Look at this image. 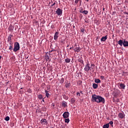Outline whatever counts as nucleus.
I'll use <instances>...</instances> for the list:
<instances>
[{
    "label": "nucleus",
    "mask_w": 128,
    "mask_h": 128,
    "mask_svg": "<svg viewBox=\"0 0 128 128\" xmlns=\"http://www.w3.org/2000/svg\"><path fill=\"white\" fill-rule=\"evenodd\" d=\"M94 66H95L94 64H92L90 66V64L88 63L85 66V68H84V70L85 72H88L89 70H94ZM90 68H92V70Z\"/></svg>",
    "instance_id": "nucleus-1"
},
{
    "label": "nucleus",
    "mask_w": 128,
    "mask_h": 128,
    "mask_svg": "<svg viewBox=\"0 0 128 128\" xmlns=\"http://www.w3.org/2000/svg\"><path fill=\"white\" fill-rule=\"evenodd\" d=\"M20 44L18 42H16L14 44V48L13 50L14 52H16L18 50H20Z\"/></svg>",
    "instance_id": "nucleus-2"
},
{
    "label": "nucleus",
    "mask_w": 128,
    "mask_h": 128,
    "mask_svg": "<svg viewBox=\"0 0 128 128\" xmlns=\"http://www.w3.org/2000/svg\"><path fill=\"white\" fill-rule=\"evenodd\" d=\"M104 102H105L104 98L98 96L96 102H98V103L102 102V104H104Z\"/></svg>",
    "instance_id": "nucleus-3"
},
{
    "label": "nucleus",
    "mask_w": 128,
    "mask_h": 128,
    "mask_svg": "<svg viewBox=\"0 0 128 128\" xmlns=\"http://www.w3.org/2000/svg\"><path fill=\"white\" fill-rule=\"evenodd\" d=\"M56 12L58 16H62V10L60 8H58L56 11Z\"/></svg>",
    "instance_id": "nucleus-4"
},
{
    "label": "nucleus",
    "mask_w": 128,
    "mask_h": 128,
    "mask_svg": "<svg viewBox=\"0 0 128 128\" xmlns=\"http://www.w3.org/2000/svg\"><path fill=\"white\" fill-rule=\"evenodd\" d=\"M98 96H96V94L92 95V102H96V100H98Z\"/></svg>",
    "instance_id": "nucleus-5"
},
{
    "label": "nucleus",
    "mask_w": 128,
    "mask_h": 128,
    "mask_svg": "<svg viewBox=\"0 0 128 128\" xmlns=\"http://www.w3.org/2000/svg\"><path fill=\"white\" fill-rule=\"evenodd\" d=\"M120 91H117L113 93L114 98H117L118 96H120Z\"/></svg>",
    "instance_id": "nucleus-6"
},
{
    "label": "nucleus",
    "mask_w": 128,
    "mask_h": 128,
    "mask_svg": "<svg viewBox=\"0 0 128 128\" xmlns=\"http://www.w3.org/2000/svg\"><path fill=\"white\" fill-rule=\"evenodd\" d=\"M64 118H68L70 116V112H64L62 115Z\"/></svg>",
    "instance_id": "nucleus-7"
},
{
    "label": "nucleus",
    "mask_w": 128,
    "mask_h": 128,
    "mask_svg": "<svg viewBox=\"0 0 128 128\" xmlns=\"http://www.w3.org/2000/svg\"><path fill=\"white\" fill-rule=\"evenodd\" d=\"M119 88H120L122 90H124L126 88V84H122V83H120L118 85Z\"/></svg>",
    "instance_id": "nucleus-8"
},
{
    "label": "nucleus",
    "mask_w": 128,
    "mask_h": 128,
    "mask_svg": "<svg viewBox=\"0 0 128 128\" xmlns=\"http://www.w3.org/2000/svg\"><path fill=\"white\" fill-rule=\"evenodd\" d=\"M125 116L126 115L124 112H120L118 114V116L120 118H121V119L124 118Z\"/></svg>",
    "instance_id": "nucleus-9"
},
{
    "label": "nucleus",
    "mask_w": 128,
    "mask_h": 128,
    "mask_svg": "<svg viewBox=\"0 0 128 128\" xmlns=\"http://www.w3.org/2000/svg\"><path fill=\"white\" fill-rule=\"evenodd\" d=\"M60 34V32H55L54 34V40H56L58 38V34Z\"/></svg>",
    "instance_id": "nucleus-10"
},
{
    "label": "nucleus",
    "mask_w": 128,
    "mask_h": 128,
    "mask_svg": "<svg viewBox=\"0 0 128 128\" xmlns=\"http://www.w3.org/2000/svg\"><path fill=\"white\" fill-rule=\"evenodd\" d=\"M62 108H66L68 107V103L66 101H63L62 102Z\"/></svg>",
    "instance_id": "nucleus-11"
},
{
    "label": "nucleus",
    "mask_w": 128,
    "mask_h": 128,
    "mask_svg": "<svg viewBox=\"0 0 128 128\" xmlns=\"http://www.w3.org/2000/svg\"><path fill=\"white\" fill-rule=\"evenodd\" d=\"M12 36H14L10 34L8 38V42H9L10 44H12Z\"/></svg>",
    "instance_id": "nucleus-12"
},
{
    "label": "nucleus",
    "mask_w": 128,
    "mask_h": 128,
    "mask_svg": "<svg viewBox=\"0 0 128 128\" xmlns=\"http://www.w3.org/2000/svg\"><path fill=\"white\" fill-rule=\"evenodd\" d=\"M44 92L46 93V98H50V94L48 92V91L46 90H45Z\"/></svg>",
    "instance_id": "nucleus-13"
},
{
    "label": "nucleus",
    "mask_w": 128,
    "mask_h": 128,
    "mask_svg": "<svg viewBox=\"0 0 128 128\" xmlns=\"http://www.w3.org/2000/svg\"><path fill=\"white\" fill-rule=\"evenodd\" d=\"M123 46L124 47L128 46V42L126 41V39H124L123 41Z\"/></svg>",
    "instance_id": "nucleus-14"
},
{
    "label": "nucleus",
    "mask_w": 128,
    "mask_h": 128,
    "mask_svg": "<svg viewBox=\"0 0 128 128\" xmlns=\"http://www.w3.org/2000/svg\"><path fill=\"white\" fill-rule=\"evenodd\" d=\"M106 40H108V36H102L100 38L101 42H106Z\"/></svg>",
    "instance_id": "nucleus-15"
},
{
    "label": "nucleus",
    "mask_w": 128,
    "mask_h": 128,
    "mask_svg": "<svg viewBox=\"0 0 128 128\" xmlns=\"http://www.w3.org/2000/svg\"><path fill=\"white\" fill-rule=\"evenodd\" d=\"M43 122H44V124H48V121H46V119H42L40 120L41 124H42Z\"/></svg>",
    "instance_id": "nucleus-16"
},
{
    "label": "nucleus",
    "mask_w": 128,
    "mask_h": 128,
    "mask_svg": "<svg viewBox=\"0 0 128 128\" xmlns=\"http://www.w3.org/2000/svg\"><path fill=\"white\" fill-rule=\"evenodd\" d=\"M92 88L94 90H96V88H98V84L94 83L92 84Z\"/></svg>",
    "instance_id": "nucleus-17"
},
{
    "label": "nucleus",
    "mask_w": 128,
    "mask_h": 128,
    "mask_svg": "<svg viewBox=\"0 0 128 128\" xmlns=\"http://www.w3.org/2000/svg\"><path fill=\"white\" fill-rule=\"evenodd\" d=\"M118 44H120V46H122V44H124V41H122V40H120L119 41H118Z\"/></svg>",
    "instance_id": "nucleus-18"
},
{
    "label": "nucleus",
    "mask_w": 128,
    "mask_h": 128,
    "mask_svg": "<svg viewBox=\"0 0 128 128\" xmlns=\"http://www.w3.org/2000/svg\"><path fill=\"white\" fill-rule=\"evenodd\" d=\"M74 50L76 52H80V46H76V47L74 49Z\"/></svg>",
    "instance_id": "nucleus-19"
},
{
    "label": "nucleus",
    "mask_w": 128,
    "mask_h": 128,
    "mask_svg": "<svg viewBox=\"0 0 128 128\" xmlns=\"http://www.w3.org/2000/svg\"><path fill=\"white\" fill-rule=\"evenodd\" d=\"M78 61L79 62H80V64H84V60H82V58H79L78 60Z\"/></svg>",
    "instance_id": "nucleus-20"
},
{
    "label": "nucleus",
    "mask_w": 128,
    "mask_h": 128,
    "mask_svg": "<svg viewBox=\"0 0 128 128\" xmlns=\"http://www.w3.org/2000/svg\"><path fill=\"white\" fill-rule=\"evenodd\" d=\"M94 82L96 84H100V80L98 78H96Z\"/></svg>",
    "instance_id": "nucleus-21"
},
{
    "label": "nucleus",
    "mask_w": 128,
    "mask_h": 128,
    "mask_svg": "<svg viewBox=\"0 0 128 128\" xmlns=\"http://www.w3.org/2000/svg\"><path fill=\"white\" fill-rule=\"evenodd\" d=\"M71 104H74L76 102V99L74 98H72L70 100Z\"/></svg>",
    "instance_id": "nucleus-22"
},
{
    "label": "nucleus",
    "mask_w": 128,
    "mask_h": 128,
    "mask_svg": "<svg viewBox=\"0 0 128 128\" xmlns=\"http://www.w3.org/2000/svg\"><path fill=\"white\" fill-rule=\"evenodd\" d=\"M110 128V124H104L103 126V128Z\"/></svg>",
    "instance_id": "nucleus-23"
},
{
    "label": "nucleus",
    "mask_w": 128,
    "mask_h": 128,
    "mask_svg": "<svg viewBox=\"0 0 128 128\" xmlns=\"http://www.w3.org/2000/svg\"><path fill=\"white\" fill-rule=\"evenodd\" d=\"M63 98H64V100H68V96H66V94H64Z\"/></svg>",
    "instance_id": "nucleus-24"
},
{
    "label": "nucleus",
    "mask_w": 128,
    "mask_h": 128,
    "mask_svg": "<svg viewBox=\"0 0 128 128\" xmlns=\"http://www.w3.org/2000/svg\"><path fill=\"white\" fill-rule=\"evenodd\" d=\"M65 62H70V58H66V59H65Z\"/></svg>",
    "instance_id": "nucleus-25"
},
{
    "label": "nucleus",
    "mask_w": 128,
    "mask_h": 128,
    "mask_svg": "<svg viewBox=\"0 0 128 128\" xmlns=\"http://www.w3.org/2000/svg\"><path fill=\"white\" fill-rule=\"evenodd\" d=\"M80 14L84 13V8H80Z\"/></svg>",
    "instance_id": "nucleus-26"
},
{
    "label": "nucleus",
    "mask_w": 128,
    "mask_h": 128,
    "mask_svg": "<svg viewBox=\"0 0 128 128\" xmlns=\"http://www.w3.org/2000/svg\"><path fill=\"white\" fill-rule=\"evenodd\" d=\"M64 82V78H62L60 81V84H63Z\"/></svg>",
    "instance_id": "nucleus-27"
},
{
    "label": "nucleus",
    "mask_w": 128,
    "mask_h": 128,
    "mask_svg": "<svg viewBox=\"0 0 128 128\" xmlns=\"http://www.w3.org/2000/svg\"><path fill=\"white\" fill-rule=\"evenodd\" d=\"M4 120H6V122H8V120H10V116H6Z\"/></svg>",
    "instance_id": "nucleus-28"
},
{
    "label": "nucleus",
    "mask_w": 128,
    "mask_h": 128,
    "mask_svg": "<svg viewBox=\"0 0 128 128\" xmlns=\"http://www.w3.org/2000/svg\"><path fill=\"white\" fill-rule=\"evenodd\" d=\"M70 84V82H67L65 86L66 88H68Z\"/></svg>",
    "instance_id": "nucleus-29"
},
{
    "label": "nucleus",
    "mask_w": 128,
    "mask_h": 128,
    "mask_svg": "<svg viewBox=\"0 0 128 128\" xmlns=\"http://www.w3.org/2000/svg\"><path fill=\"white\" fill-rule=\"evenodd\" d=\"M82 14H88V11L84 10Z\"/></svg>",
    "instance_id": "nucleus-30"
},
{
    "label": "nucleus",
    "mask_w": 128,
    "mask_h": 128,
    "mask_svg": "<svg viewBox=\"0 0 128 128\" xmlns=\"http://www.w3.org/2000/svg\"><path fill=\"white\" fill-rule=\"evenodd\" d=\"M10 46H9L8 50H12V44H10Z\"/></svg>",
    "instance_id": "nucleus-31"
},
{
    "label": "nucleus",
    "mask_w": 128,
    "mask_h": 128,
    "mask_svg": "<svg viewBox=\"0 0 128 128\" xmlns=\"http://www.w3.org/2000/svg\"><path fill=\"white\" fill-rule=\"evenodd\" d=\"M65 122L68 124L70 122V119L69 118H65Z\"/></svg>",
    "instance_id": "nucleus-32"
},
{
    "label": "nucleus",
    "mask_w": 128,
    "mask_h": 128,
    "mask_svg": "<svg viewBox=\"0 0 128 128\" xmlns=\"http://www.w3.org/2000/svg\"><path fill=\"white\" fill-rule=\"evenodd\" d=\"M38 98H39L40 100L42 99V94H39V95L38 96Z\"/></svg>",
    "instance_id": "nucleus-33"
},
{
    "label": "nucleus",
    "mask_w": 128,
    "mask_h": 128,
    "mask_svg": "<svg viewBox=\"0 0 128 128\" xmlns=\"http://www.w3.org/2000/svg\"><path fill=\"white\" fill-rule=\"evenodd\" d=\"M109 124H110L112 126H114V122L112 121H110L109 122Z\"/></svg>",
    "instance_id": "nucleus-34"
},
{
    "label": "nucleus",
    "mask_w": 128,
    "mask_h": 128,
    "mask_svg": "<svg viewBox=\"0 0 128 128\" xmlns=\"http://www.w3.org/2000/svg\"><path fill=\"white\" fill-rule=\"evenodd\" d=\"M80 31L82 32H84V28H81Z\"/></svg>",
    "instance_id": "nucleus-35"
},
{
    "label": "nucleus",
    "mask_w": 128,
    "mask_h": 128,
    "mask_svg": "<svg viewBox=\"0 0 128 128\" xmlns=\"http://www.w3.org/2000/svg\"><path fill=\"white\" fill-rule=\"evenodd\" d=\"M82 80L78 81V84H80V86H82Z\"/></svg>",
    "instance_id": "nucleus-36"
},
{
    "label": "nucleus",
    "mask_w": 128,
    "mask_h": 128,
    "mask_svg": "<svg viewBox=\"0 0 128 128\" xmlns=\"http://www.w3.org/2000/svg\"><path fill=\"white\" fill-rule=\"evenodd\" d=\"M8 30L10 31L14 30V29L12 28V26H10Z\"/></svg>",
    "instance_id": "nucleus-37"
},
{
    "label": "nucleus",
    "mask_w": 128,
    "mask_h": 128,
    "mask_svg": "<svg viewBox=\"0 0 128 128\" xmlns=\"http://www.w3.org/2000/svg\"><path fill=\"white\" fill-rule=\"evenodd\" d=\"M100 78H101V80H104V76H100Z\"/></svg>",
    "instance_id": "nucleus-38"
},
{
    "label": "nucleus",
    "mask_w": 128,
    "mask_h": 128,
    "mask_svg": "<svg viewBox=\"0 0 128 128\" xmlns=\"http://www.w3.org/2000/svg\"><path fill=\"white\" fill-rule=\"evenodd\" d=\"M80 0H76L74 2L75 4H78V2H80Z\"/></svg>",
    "instance_id": "nucleus-39"
},
{
    "label": "nucleus",
    "mask_w": 128,
    "mask_h": 128,
    "mask_svg": "<svg viewBox=\"0 0 128 128\" xmlns=\"http://www.w3.org/2000/svg\"><path fill=\"white\" fill-rule=\"evenodd\" d=\"M76 95H77V96H80V92H78L76 93Z\"/></svg>",
    "instance_id": "nucleus-40"
},
{
    "label": "nucleus",
    "mask_w": 128,
    "mask_h": 128,
    "mask_svg": "<svg viewBox=\"0 0 128 128\" xmlns=\"http://www.w3.org/2000/svg\"><path fill=\"white\" fill-rule=\"evenodd\" d=\"M56 6V2H54L52 6Z\"/></svg>",
    "instance_id": "nucleus-41"
},
{
    "label": "nucleus",
    "mask_w": 128,
    "mask_h": 128,
    "mask_svg": "<svg viewBox=\"0 0 128 128\" xmlns=\"http://www.w3.org/2000/svg\"><path fill=\"white\" fill-rule=\"evenodd\" d=\"M79 16L80 18H82V14H80Z\"/></svg>",
    "instance_id": "nucleus-42"
},
{
    "label": "nucleus",
    "mask_w": 128,
    "mask_h": 128,
    "mask_svg": "<svg viewBox=\"0 0 128 128\" xmlns=\"http://www.w3.org/2000/svg\"><path fill=\"white\" fill-rule=\"evenodd\" d=\"M28 92H32V90H30V89H29L28 90Z\"/></svg>",
    "instance_id": "nucleus-43"
},
{
    "label": "nucleus",
    "mask_w": 128,
    "mask_h": 128,
    "mask_svg": "<svg viewBox=\"0 0 128 128\" xmlns=\"http://www.w3.org/2000/svg\"><path fill=\"white\" fill-rule=\"evenodd\" d=\"M61 44H64V40L60 41Z\"/></svg>",
    "instance_id": "nucleus-44"
},
{
    "label": "nucleus",
    "mask_w": 128,
    "mask_h": 128,
    "mask_svg": "<svg viewBox=\"0 0 128 128\" xmlns=\"http://www.w3.org/2000/svg\"><path fill=\"white\" fill-rule=\"evenodd\" d=\"M124 74H126L128 76V72H123Z\"/></svg>",
    "instance_id": "nucleus-45"
},
{
    "label": "nucleus",
    "mask_w": 128,
    "mask_h": 128,
    "mask_svg": "<svg viewBox=\"0 0 128 128\" xmlns=\"http://www.w3.org/2000/svg\"><path fill=\"white\" fill-rule=\"evenodd\" d=\"M80 94H84L82 93V91H80Z\"/></svg>",
    "instance_id": "nucleus-46"
},
{
    "label": "nucleus",
    "mask_w": 128,
    "mask_h": 128,
    "mask_svg": "<svg viewBox=\"0 0 128 128\" xmlns=\"http://www.w3.org/2000/svg\"><path fill=\"white\" fill-rule=\"evenodd\" d=\"M54 52L53 50H51L50 51V52Z\"/></svg>",
    "instance_id": "nucleus-47"
},
{
    "label": "nucleus",
    "mask_w": 128,
    "mask_h": 128,
    "mask_svg": "<svg viewBox=\"0 0 128 128\" xmlns=\"http://www.w3.org/2000/svg\"><path fill=\"white\" fill-rule=\"evenodd\" d=\"M72 48H74V47L70 48V50H72Z\"/></svg>",
    "instance_id": "nucleus-48"
},
{
    "label": "nucleus",
    "mask_w": 128,
    "mask_h": 128,
    "mask_svg": "<svg viewBox=\"0 0 128 128\" xmlns=\"http://www.w3.org/2000/svg\"><path fill=\"white\" fill-rule=\"evenodd\" d=\"M42 100V102H44V98Z\"/></svg>",
    "instance_id": "nucleus-49"
},
{
    "label": "nucleus",
    "mask_w": 128,
    "mask_h": 128,
    "mask_svg": "<svg viewBox=\"0 0 128 128\" xmlns=\"http://www.w3.org/2000/svg\"><path fill=\"white\" fill-rule=\"evenodd\" d=\"M0 60H2V56H0Z\"/></svg>",
    "instance_id": "nucleus-50"
},
{
    "label": "nucleus",
    "mask_w": 128,
    "mask_h": 128,
    "mask_svg": "<svg viewBox=\"0 0 128 128\" xmlns=\"http://www.w3.org/2000/svg\"><path fill=\"white\" fill-rule=\"evenodd\" d=\"M86 2H89V0H86Z\"/></svg>",
    "instance_id": "nucleus-51"
},
{
    "label": "nucleus",
    "mask_w": 128,
    "mask_h": 128,
    "mask_svg": "<svg viewBox=\"0 0 128 128\" xmlns=\"http://www.w3.org/2000/svg\"><path fill=\"white\" fill-rule=\"evenodd\" d=\"M103 10H104V8H103Z\"/></svg>",
    "instance_id": "nucleus-52"
},
{
    "label": "nucleus",
    "mask_w": 128,
    "mask_h": 128,
    "mask_svg": "<svg viewBox=\"0 0 128 128\" xmlns=\"http://www.w3.org/2000/svg\"><path fill=\"white\" fill-rule=\"evenodd\" d=\"M49 4H50V2H49Z\"/></svg>",
    "instance_id": "nucleus-53"
},
{
    "label": "nucleus",
    "mask_w": 128,
    "mask_h": 128,
    "mask_svg": "<svg viewBox=\"0 0 128 128\" xmlns=\"http://www.w3.org/2000/svg\"><path fill=\"white\" fill-rule=\"evenodd\" d=\"M67 48H68V45Z\"/></svg>",
    "instance_id": "nucleus-54"
},
{
    "label": "nucleus",
    "mask_w": 128,
    "mask_h": 128,
    "mask_svg": "<svg viewBox=\"0 0 128 128\" xmlns=\"http://www.w3.org/2000/svg\"><path fill=\"white\" fill-rule=\"evenodd\" d=\"M51 2H52V1L51 0Z\"/></svg>",
    "instance_id": "nucleus-55"
},
{
    "label": "nucleus",
    "mask_w": 128,
    "mask_h": 128,
    "mask_svg": "<svg viewBox=\"0 0 128 128\" xmlns=\"http://www.w3.org/2000/svg\"><path fill=\"white\" fill-rule=\"evenodd\" d=\"M28 58V57H27L26 58Z\"/></svg>",
    "instance_id": "nucleus-56"
}]
</instances>
